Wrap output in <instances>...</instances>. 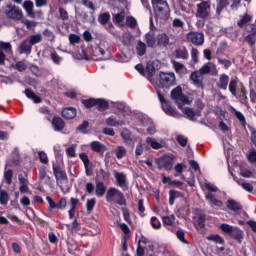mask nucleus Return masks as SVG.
<instances>
[{
	"label": "nucleus",
	"instance_id": "nucleus-43",
	"mask_svg": "<svg viewBox=\"0 0 256 256\" xmlns=\"http://www.w3.org/2000/svg\"><path fill=\"white\" fill-rule=\"evenodd\" d=\"M251 19H253L251 15L245 14L240 16V20H238L237 24L239 27H243L244 25H247V23H250Z\"/></svg>",
	"mask_w": 256,
	"mask_h": 256
},
{
	"label": "nucleus",
	"instance_id": "nucleus-57",
	"mask_svg": "<svg viewBox=\"0 0 256 256\" xmlns=\"http://www.w3.org/2000/svg\"><path fill=\"white\" fill-rule=\"evenodd\" d=\"M50 59L55 65H61V61H63V58L58 56L55 52L50 53Z\"/></svg>",
	"mask_w": 256,
	"mask_h": 256
},
{
	"label": "nucleus",
	"instance_id": "nucleus-12",
	"mask_svg": "<svg viewBox=\"0 0 256 256\" xmlns=\"http://www.w3.org/2000/svg\"><path fill=\"white\" fill-rule=\"evenodd\" d=\"M93 53L96 57H99L101 61H107L108 59H111V52L109 51V48H105L101 45L97 46Z\"/></svg>",
	"mask_w": 256,
	"mask_h": 256
},
{
	"label": "nucleus",
	"instance_id": "nucleus-24",
	"mask_svg": "<svg viewBox=\"0 0 256 256\" xmlns=\"http://www.w3.org/2000/svg\"><path fill=\"white\" fill-rule=\"evenodd\" d=\"M33 47V44L29 41V39L24 40L20 46H19V51L23 55H29L31 53V49Z\"/></svg>",
	"mask_w": 256,
	"mask_h": 256
},
{
	"label": "nucleus",
	"instance_id": "nucleus-45",
	"mask_svg": "<svg viewBox=\"0 0 256 256\" xmlns=\"http://www.w3.org/2000/svg\"><path fill=\"white\" fill-rule=\"evenodd\" d=\"M4 181L7 185H11V183H13V170L8 169L4 171Z\"/></svg>",
	"mask_w": 256,
	"mask_h": 256
},
{
	"label": "nucleus",
	"instance_id": "nucleus-25",
	"mask_svg": "<svg viewBox=\"0 0 256 256\" xmlns=\"http://www.w3.org/2000/svg\"><path fill=\"white\" fill-rule=\"evenodd\" d=\"M62 117H64V119H75V117H77V109L74 107L64 108L62 111Z\"/></svg>",
	"mask_w": 256,
	"mask_h": 256
},
{
	"label": "nucleus",
	"instance_id": "nucleus-61",
	"mask_svg": "<svg viewBox=\"0 0 256 256\" xmlns=\"http://www.w3.org/2000/svg\"><path fill=\"white\" fill-rule=\"evenodd\" d=\"M230 109L235 113V117L240 121V123H245V116L243 113L237 111L233 106H231Z\"/></svg>",
	"mask_w": 256,
	"mask_h": 256
},
{
	"label": "nucleus",
	"instance_id": "nucleus-17",
	"mask_svg": "<svg viewBox=\"0 0 256 256\" xmlns=\"http://www.w3.org/2000/svg\"><path fill=\"white\" fill-rule=\"evenodd\" d=\"M54 177L56 179L57 185L63 189V185H65V183L68 181L67 172H65V170L55 172Z\"/></svg>",
	"mask_w": 256,
	"mask_h": 256
},
{
	"label": "nucleus",
	"instance_id": "nucleus-30",
	"mask_svg": "<svg viewBox=\"0 0 256 256\" xmlns=\"http://www.w3.org/2000/svg\"><path fill=\"white\" fill-rule=\"evenodd\" d=\"M114 23H117L121 27H125V11L118 12L113 15Z\"/></svg>",
	"mask_w": 256,
	"mask_h": 256
},
{
	"label": "nucleus",
	"instance_id": "nucleus-35",
	"mask_svg": "<svg viewBox=\"0 0 256 256\" xmlns=\"http://www.w3.org/2000/svg\"><path fill=\"white\" fill-rule=\"evenodd\" d=\"M117 159H123L127 155V148L125 146H117L114 150Z\"/></svg>",
	"mask_w": 256,
	"mask_h": 256
},
{
	"label": "nucleus",
	"instance_id": "nucleus-41",
	"mask_svg": "<svg viewBox=\"0 0 256 256\" xmlns=\"http://www.w3.org/2000/svg\"><path fill=\"white\" fill-rule=\"evenodd\" d=\"M111 19L109 12L102 13L98 16V21L101 25H107Z\"/></svg>",
	"mask_w": 256,
	"mask_h": 256
},
{
	"label": "nucleus",
	"instance_id": "nucleus-63",
	"mask_svg": "<svg viewBox=\"0 0 256 256\" xmlns=\"http://www.w3.org/2000/svg\"><path fill=\"white\" fill-rule=\"evenodd\" d=\"M76 149H77L76 144H73L72 146L68 147L66 149L67 155H69V157H77Z\"/></svg>",
	"mask_w": 256,
	"mask_h": 256
},
{
	"label": "nucleus",
	"instance_id": "nucleus-33",
	"mask_svg": "<svg viewBox=\"0 0 256 256\" xmlns=\"http://www.w3.org/2000/svg\"><path fill=\"white\" fill-rule=\"evenodd\" d=\"M90 147H91L92 151H94L95 153H103V151L105 150V145H103L99 141H93L90 144Z\"/></svg>",
	"mask_w": 256,
	"mask_h": 256
},
{
	"label": "nucleus",
	"instance_id": "nucleus-19",
	"mask_svg": "<svg viewBox=\"0 0 256 256\" xmlns=\"http://www.w3.org/2000/svg\"><path fill=\"white\" fill-rule=\"evenodd\" d=\"M39 179L45 185L51 184V177L47 175V167L42 166L39 168Z\"/></svg>",
	"mask_w": 256,
	"mask_h": 256
},
{
	"label": "nucleus",
	"instance_id": "nucleus-2",
	"mask_svg": "<svg viewBox=\"0 0 256 256\" xmlns=\"http://www.w3.org/2000/svg\"><path fill=\"white\" fill-rule=\"evenodd\" d=\"M106 201L108 203H116L120 207H125L127 205V199H125V194L117 188H109L106 193Z\"/></svg>",
	"mask_w": 256,
	"mask_h": 256
},
{
	"label": "nucleus",
	"instance_id": "nucleus-3",
	"mask_svg": "<svg viewBox=\"0 0 256 256\" xmlns=\"http://www.w3.org/2000/svg\"><path fill=\"white\" fill-rule=\"evenodd\" d=\"M174 162L175 155L172 153L164 154L163 156L155 159V165L161 171H172Z\"/></svg>",
	"mask_w": 256,
	"mask_h": 256
},
{
	"label": "nucleus",
	"instance_id": "nucleus-4",
	"mask_svg": "<svg viewBox=\"0 0 256 256\" xmlns=\"http://www.w3.org/2000/svg\"><path fill=\"white\" fill-rule=\"evenodd\" d=\"M196 19L207 21L211 19V2L202 1L196 5Z\"/></svg>",
	"mask_w": 256,
	"mask_h": 256
},
{
	"label": "nucleus",
	"instance_id": "nucleus-40",
	"mask_svg": "<svg viewBox=\"0 0 256 256\" xmlns=\"http://www.w3.org/2000/svg\"><path fill=\"white\" fill-rule=\"evenodd\" d=\"M162 221L166 227H173L175 225V215L164 216Z\"/></svg>",
	"mask_w": 256,
	"mask_h": 256
},
{
	"label": "nucleus",
	"instance_id": "nucleus-29",
	"mask_svg": "<svg viewBox=\"0 0 256 256\" xmlns=\"http://www.w3.org/2000/svg\"><path fill=\"white\" fill-rule=\"evenodd\" d=\"M230 237L234 239V241H237V243H241V241H243V231L237 227H234L232 232H230Z\"/></svg>",
	"mask_w": 256,
	"mask_h": 256
},
{
	"label": "nucleus",
	"instance_id": "nucleus-16",
	"mask_svg": "<svg viewBox=\"0 0 256 256\" xmlns=\"http://www.w3.org/2000/svg\"><path fill=\"white\" fill-rule=\"evenodd\" d=\"M226 208L228 211H232V213H239V211L243 209V206H241V203H239L237 200L228 199L226 201Z\"/></svg>",
	"mask_w": 256,
	"mask_h": 256
},
{
	"label": "nucleus",
	"instance_id": "nucleus-8",
	"mask_svg": "<svg viewBox=\"0 0 256 256\" xmlns=\"http://www.w3.org/2000/svg\"><path fill=\"white\" fill-rule=\"evenodd\" d=\"M187 40L195 45L196 47H201L205 43V35L201 32L191 31L187 34Z\"/></svg>",
	"mask_w": 256,
	"mask_h": 256
},
{
	"label": "nucleus",
	"instance_id": "nucleus-20",
	"mask_svg": "<svg viewBox=\"0 0 256 256\" xmlns=\"http://www.w3.org/2000/svg\"><path fill=\"white\" fill-rule=\"evenodd\" d=\"M52 127L54 131L60 132L65 129V121L61 117H54L52 119Z\"/></svg>",
	"mask_w": 256,
	"mask_h": 256
},
{
	"label": "nucleus",
	"instance_id": "nucleus-28",
	"mask_svg": "<svg viewBox=\"0 0 256 256\" xmlns=\"http://www.w3.org/2000/svg\"><path fill=\"white\" fill-rule=\"evenodd\" d=\"M230 175H232L234 181H236V183H238V185H241V187L244 189V191H248V193H251V191H253V185L251 183H247V182H241L237 179V177L235 175H233V172H231V170H229Z\"/></svg>",
	"mask_w": 256,
	"mask_h": 256
},
{
	"label": "nucleus",
	"instance_id": "nucleus-55",
	"mask_svg": "<svg viewBox=\"0 0 256 256\" xmlns=\"http://www.w3.org/2000/svg\"><path fill=\"white\" fill-rule=\"evenodd\" d=\"M143 151H145V144H143V142L140 141L136 145V150H135L136 157H141V155H143Z\"/></svg>",
	"mask_w": 256,
	"mask_h": 256
},
{
	"label": "nucleus",
	"instance_id": "nucleus-21",
	"mask_svg": "<svg viewBox=\"0 0 256 256\" xmlns=\"http://www.w3.org/2000/svg\"><path fill=\"white\" fill-rule=\"evenodd\" d=\"M174 56L176 57V59L187 60L189 59V52L187 51V48L185 46H181L174 51Z\"/></svg>",
	"mask_w": 256,
	"mask_h": 256
},
{
	"label": "nucleus",
	"instance_id": "nucleus-47",
	"mask_svg": "<svg viewBox=\"0 0 256 256\" xmlns=\"http://www.w3.org/2000/svg\"><path fill=\"white\" fill-rule=\"evenodd\" d=\"M33 1L31 0H26L23 3V9L26 11L27 15L29 16L31 12L33 11Z\"/></svg>",
	"mask_w": 256,
	"mask_h": 256
},
{
	"label": "nucleus",
	"instance_id": "nucleus-14",
	"mask_svg": "<svg viewBox=\"0 0 256 256\" xmlns=\"http://www.w3.org/2000/svg\"><path fill=\"white\" fill-rule=\"evenodd\" d=\"M201 75H207V73H211L212 75H217L219 70H217V65L213 62H208L204 64L199 71Z\"/></svg>",
	"mask_w": 256,
	"mask_h": 256
},
{
	"label": "nucleus",
	"instance_id": "nucleus-37",
	"mask_svg": "<svg viewBox=\"0 0 256 256\" xmlns=\"http://www.w3.org/2000/svg\"><path fill=\"white\" fill-rule=\"evenodd\" d=\"M24 93L26 97L31 99L34 103H41V97L37 96L31 89H26Z\"/></svg>",
	"mask_w": 256,
	"mask_h": 256
},
{
	"label": "nucleus",
	"instance_id": "nucleus-39",
	"mask_svg": "<svg viewBox=\"0 0 256 256\" xmlns=\"http://www.w3.org/2000/svg\"><path fill=\"white\" fill-rule=\"evenodd\" d=\"M96 106L98 111H106V109H109V102L103 99H96Z\"/></svg>",
	"mask_w": 256,
	"mask_h": 256
},
{
	"label": "nucleus",
	"instance_id": "nucleus-11",
	"mask_svg": "<svg viewBox=\"0 0 256 256\" xmlns=\"http://www.w3.org/2000/svg\"><path fill=\"white\" fill-rule=\"evenodd\" d=\"M153 27H155L153 25V18H150V29H151V31H149L145 35V41H146L147 47H154L155 45H157V35L155 34V31H153Z\"/></svg>",
	"mask_w": 256,
	"mask_h": 256
},
{
	"label": "nucleus",
	"instance_id": "nucleus-36",
	"mask_svg": "<svg viewBox=\"0 0 256 256\" xmlns=\"http://www.w3.org/2000/svg\"><path fill=\"white\" fill-rule=\"evenodd\" d=\"M237 85H239V81L237 79H232L229 83L228 89L233 97H237Z\"/></svg>",
	"mask_w": 256,
	"mask_h": 256
},
{
	"label": "nucleus",
	"instance_id": "nucleus-50",
	"mask_svg": "<svg viewBox=\"0 0 256 256\" xmlns=\"http://www.w3.org/2000/svg\"><path fill=\"white\" fill-rule=\"evenodd\" d=\"M31 45H37V43H41L43 41V36L41 34H35L30 36V39H28Z\"/></svg>",
	"mask_w": 256,
	"mask_h": 256
},
{
	"label": "nucleus",
	"instance_id": "nucleus-58",
	"mask_svg": "<svg viewBox=\"0 0 256 256\" xmlns=\"http://www.w3.org/2000/svg\"><path fill=\"white\" fill-rule=\"evenodd\" d=\"M204 187L206 190L209 191L208 193H217V191H219V188L217 186H215L214 184H211L209 182H205Z\"/></svg>",
	"mask_w": 256,
	"mask_h": 256
},
{
	"label": "nucleus",
	"instance_id": "nucleus-7",
	"mask_svg": "<svg viewBox=\"0 0 256 256\" xmlns=\"http://www.w3.org/2000/svg\"><path fill=\"white\" fill-rule=\"evenodd\" d=\"M4 13L8 19H13V21H21L23 19V11L17 6L7 5Z\"/></svg>",
	"mask_w": 256,
	"mask_h": 256
},
{
	"label": "nucleus",
	"instance_id": "nucleus-54",
	"mask_svg": "<svg viewBox=\"0 0 256 256\" xmlns=\"http://www.w3.org/2000/svg\"><path fill=\"white\" fill-rule=\"evenodd\" d=\"M82 103L84 106L87 107V109H91V107H95L97 105V99L95 98H90L87 100H82Z\"/></svg>",
	"mask_w": 256,
	"mask_h": 256
},
{
	"label": "nucleus",
	"instance_id": "nucleus-32",
	"mask_svg": "<svg viewBox=\"0 0 256 256\" xmlns=\"http://www.w3.org/2000/svg\"><path fill=\"white\" fill-rule=\"evenodd\" d=\"M146 143L152 147V149L159 150L163 149V144L155 140V138L152 137H147L146 138Z\"/></svg>",
	"mask_w": 256,
	"mask_h": 256
},
{
	"label": "nucleus",
	"instance_id": "nucleus-9",
	"mask_svg": "<svg viewBox=\"0 0 256 256\" xmlns=\"http://www.w3.org/2000/svg\"><path fill=\"white\" fill-rule=\"evenodd\" d=\"M153 7L156 19H169V4H167V2L158 4Z\"/></svg>",
	"mask_w": 256,
	"mask_h": 256
},
{
	"label": "nucleus",
	"instance_id": "nucleus-60",
	"mask_svg": "<svg viewBox=\"0 0 256 256\" xmlns=\"http://www.w3.org/2000/svg\"><path fill=\"white\" fill-rule=\"evenodd\" d=\"M40 163H43V165H47L49 163V157L47 156V153L45 151L38 152Z\"/></svg>",
	"mask_w": 256,
	"mask_h": 256
},
{
	"label": "nucleus",
	"instance_id": "nucleus-22",
	"mask_svg": "<svg viewBox=\"0 0 256 256\" xmlns=\"http://www.w3.org/2000/svg\"><path fill=\"white\" fill-rule=\"evenodd\" d=\"M114 177L119 187H121L122 189H124V187H127V175H125V173L116 172L114 174Z\"/></svg>",
	"mask_w": 256,
	"mask_h": 256
},
{
	"label": "nucleus",
	"instance_id": "nucleus-15",
	"mask_svg": "<svg viewBox=\"0 0 256 256\" xmlns=\"http://www.w3.org/2000/svg\"><path fill=\"white\" fill-rule=\"evenodd\" d=\"M205 199L210 207H216L217 209H221V207H223V201L217 199L213 193H207L205 195Z\"/></svg>",
	"mask_w": 256,
	"mask_h": 256
},
{
	"label": "nucleus",
	"instance_id": "nucleus-5",
	"mask_svg": "<svg viewBox=\"0 0 256 256\" xmlns=\"http://www.w3.org/2000/svg\"><path fill=\"white\" fill-rule=\"evenodd\" d=\"M156 91H157L158 99L160 103H162L163 111L166 113V115H169L170 117H175L177 119V117H179V113L177 112V110H175V108L169 106V104L165 102V94L163 93L165 89L158 87L156 88Z\"/></svg>",
	"mask_w": 256,
	"mask_h": 256
},
{
	"label": "nucleus",
	"instance_id": "nucleus-48",
	"mask_svg": "<svg viewBox=\"0 0 256 256\" xmlns=\"http://www.w3.org/2000/svg\"><path fill=\"white\" fill-rule=\"evenodd\" d=\"M208 241H213L214 243H217L218 245H223L225 243V240L220 235H210L207 237Z\"/></svg>",
	"mask_w": 256,
	"mask_h": 256
},
{
	"label": "nucleus",
	"instance_id": "nucleus-38",
	"mask_svg": "<svg viewBox=\"0 0 256 256\" xmlns=\"http://www.w3.org/2000/svg\"><path fill=\"white\" fill-rule=\"evenodd\" d=\"M194 225L196 229H203L205 227V216L200 215L196 218H194Z\"/></svg>",
	"mask_w": 256,
	"mask_h": 256
},
{
	"label": "nucleus",
	"instance_id": "nucleus-34",
	"mask_svg": "<svg viewBox=\"0 0 256 256\" xmlns=\"http://www.w3.org/2000/svg\"><path fill=\"white\" fill-rule=\"evenodd\" d=\"M136 53L139 55V57H143L145 53H147V45L145 42L138 41L137 46H136Z\"/></svg>",
	"mask_w": 256,
	"mask_h": 256
},
{
	"label": "nucleus",
	"instance_id": "nucleus-26",
	"mask_svg": "<svg viewBox=\"0 0 256 256\" xmlns=\"http://www.w3.org/2000/svg\"><path fill=\"white\" fill-rule=\"evenodd\" d=\"M191 80L193 81L194 85H196V87L203 86V74H201L199 71L193 72L191 74Z\"/></svg>",
	"mask_w": 256,
	"mask_h": 256
},
{
	"label": "nucleus",
	"instance_id": "nucleus-53",
	"mask_svg": "<svg viewBox=\"0 0 256 256\" xmlns=\"http://www.w3.org/2000/svg\"><path fill=\"white\" fill-rule=\"evenodd\" d=\"M96 203H97V200L95 198L87 200L86 209H87L88 213H91V211H93V209H95Z\"/></svg>",
	"mask_w": 256,
	"mask_h": 256
},
{
	"label": "nucleus",
	"instance_id": "nucleus-46",
	"mask_svg": "<svg viewBox=\"0 0 256 256\" xmlns=\"http://www.w3.org/2000/svg\"><path fill=\"white\" fill-rule=\"evenodd\" d=\"M67 229L72 232H77L81 229V225L75 219L72 223L66 225Z\"/></svg>",
	"mask_w": 256,
	"mask_h": 256
},
{
	"label": "nucleus",
	"instance_id": "nucleus-44",
	"mask_svg": "<svg viewBox=\"0 0 256 256\" xmlns=\"http://www.w3.org/2000/svg\"><path fill=\"white\" fill-rule=\"evenodd\" d=\"M239 99L240 103H242L243 105H247L249 103V100L247 98V90L244 86L241 88Z\"/></svg>",
	"mask_w": 256,
	"mask_h": 256
},
{
	"label": "nucleus",
	"instance_id": "nucleus-1",
	"mask_svg": "<svg viewBox=\"0 0 256 256\" xmlns=\"http://www.w3.org/2000/svg\"><path fill=\"white\" fill-rule=\"evenodd\" d=\"M171 98L177 103L178 109H181L190 121H193L195 117H201V111H203V107H205V105L200 103V110H197L196 112L191 108H184L185 105H191V101L189 100V97L183 95V89L181 86H177L171 91Z\"/></svg>",
	"mask_w": 256,
	"mask_h": 256
},
{
	"label": "nucleus",
	"instance_id": "nucleus-51",
	"mask_svg": "<svg viewBox=\"0 0 256 256\" xmlns=\"http://www.w3.org/2000/svg\"><path fill=\"white\" fill-rule=\"evenodd\" d=\"M126 25L131 29H135L137 27V19L133 16L126 17Z\"/></svg>",
	"mask_w": 256,
	"mask_h": 256
},
{
	"label": "nucleus",
	"instance_id": "nucleus-31",
	"mask_svg": "<svg viewBox=\"0 0 256 256\" xmlns=\"http://www.w3.org/2000/svg\"><path fill=\"white\" fill-rule=\"evenodd\" d=\"M107 192V187L105 186V184L103 182H97L96 183V197H103V195H105V193Z\"/></svg>",
	"mask_w": 256,
	"mask_h": 256
},
{
	"label": "nucleus",
	"instance_id": "nucleus-6",
	"mask_svg": "<svg viewBox=\"0 0 256 256\" xmlns=\"http://www.w3.org/2000/svg\"><path fill=\"white\" fill-rule=\"evenodd\" d=\"M120 111L122 114H114L105 120V123L108 125V127H123V125H125V113L123 112L124 109L120 108Z\"/></svg>",
	"mask_w": 256,
	"mask_h": 256
},
{
	"label": "nucleus",
	"instance_id": "nucleus-62",
	"mask_svg": "<svg viewBox=\"0 0 256 256\" xmlns=\"http://www.w3.org/2000/svg\"><path fill=\"white\" fill-rule=\"evenodd\" d=\"M150 223L153 229H161V221H159L158 217L153 216L150 220Z\"/></svg>",
	"mask_w": 256,
	"mask_h": 256
},
{
	"label": "nucleus",
	"instance_id": "nucleus-59",
	"mask_svg": "<svg viewBox=\"0 0 256 256\" xmlns=\"http://www.w3.org/2000/svg\"><path fill=\"white\" fill-rule=\"evenodd\" d=\"M176 237L177 239H179V241H181V243H184L185 245H189V241H187V239L185 238V232L178 230L176 232Z\"/></svg>",
	"mask_w": 256,
	"mask_h": 256
},
{
	"label": "nucleus",
	"instance_id": "nucleus-56",
	"mask_svg": "<svg viewBox=\"0 0 256 256\" xmlns=\"http://www.w3.org/2000/svg\"><path fill=\"white\" fill-rule=\"evenodd\" d=\"M14 69L19 71L20 73H23V71H25V69H27V63H25V61H18L14 65Z\"/></svg>",
	"mask_w": 256,
	"mask_h": 256
},
{
	"label": "nucleus",
	"instance_id": "nucleus-10",
	"mask_svg": "<svg viewBox=\"0 0 256 256\" xmlns=\"http://www.w3.org/2000/svg\"><path fill=\"white\" fill-rule=\"evenodd\" d=\"M160 84L162 87H173L175 85V73L160 72Z\"/></svg>",
	"mask_w": 256,
	"mask_h": 256
},
{
	"label": "nucleus",
	"instance_id": "nucleus-23",
	"mask_svg": "<svg viewBox=\"0 0 256 256\" xmlns=\"http://www.w3.org/2000/svg\"><path fill=\"white\" fill-rule=\"evenodd\" d=\"M121 138L123 139V143L125 145H133V134L128 129H123L120 133Z\"/></svg>",
	"mask_w": 256,
	"mask_h": 256
},
{
	"label": "nucleus",
	"instance_id": "nucleus-27",
	"mask_svg": "<svg viewBox=\"0 0 256 256\" xmlns=\"http://www.w3.org/2000/svg\"><path fill=\"white\" fill-rule=\"evenodd\" d=\"M170 43V38L167 34L162 33L157 36V45L158 47H167Z\"/></svg>",
	"mask_w": 256,
	"mask_h": 256
},
{
	"label": "nucleus",
	"instance_id": "nucleus-49",
	"mask_svg": "<svg viewBox=\"0 0 256 256\" xmlns=\"http://www.w3.org/2000/svg\"><path fill=\"white\" fill-rule=\"evenodd\" d=\"M227 5H229V0H217L216 12L221 13V11H223Z\"/></svg>",
	"mask_w": 256,
	"mask_h": 256
},
{
	"label": "nucleus",
	"instance_id": "nucleus-52",
	"mask_svg": "<svg viewBox=\"0 0 256 256\" xmlns=\"http://www.w3.org/2000/svg\"><path fill=\"white\" fill-rule=\"evenodd\" d=\"M59 19L62 21H69V13L64 8H58Z\"/></svg>",
	"mask_w": 256,
	"mask_h": 256
},
{
	"label": "nucleus",
	"instance_id": "nucleus-18",
	"mask_svg": "<svg viewBox=\"0 0 256 256\" xmlns=\"http://www.w3.org/2000/svg\"><path fill=\"white\" fill-rule=\"evenodd\" d=\"M216 85L222 91H227V87H229V76L227 74H221Z\"/></svg>",
	"mask_w": 256,
	"mask_h": 256
},
{
	"label": "nucleus",
	"instance_id": "nucleus-64",
	"mask_svg": "<svg viewBox=\"0 0 256 256\" xmlns=\"http://www.w3.org/2000/svg\"><path fill=\"white\" fill-rule=\"evenodd\" d=\"M234 228L235 227H233L229 224H225V223L220 225L221 231H223L224 233H228V235H230L232 233Z\"/></svg>",
	"mask_w": 256,
	"mask_h": 256
},
{
	"label": "nucleus",
	"instance_id": "nucleus-13",
	"mask_svg": "<svg viewBox=\"0 0 256 256\" xmlns=\"http://www.w3.org/2000/svg\"><path fill=\"white\" fill-rule=\"evenodd\" d=\"M18 181L20 193H29V179L27 178V173L19 174Z\"/></svg>",
	"mask_w": 256,
	"mask_h": 256
},
{
	"label": "nucleus",
	"instance_id": "nucleus-42",
	"mask_svg": "<svg viewBox=\"0 0 256 256\" xmlns=\"http://www.w3.org/2000/svg\"><path fill=\"white\" fill-rule=\"evenodd\" d=\"M9 203V193L7 191L0 188V205H7Z\"/></svg>",
	"mask_w": 256,
	"mask_h": 256
}]
</instances>
